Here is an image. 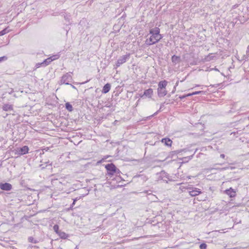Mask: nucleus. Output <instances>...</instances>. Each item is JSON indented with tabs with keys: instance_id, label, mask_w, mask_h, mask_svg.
Masks as SVG:
<instances>
[{
	"instance_id": "obj_1",
	"label": "nucleus",
	"mask_w": 249,
	"mask_h": 249,
	"mask_svg": "<svg viewBox=\"0 0 249 249\" xmlns=\"http://www.w3.org/2000/svg\"><path fill=\"white\" fill-rule=\"evenodd\" d=\"M160 29L159 27H155L151 29L149 31V34L151 35L150 36L151 38H152L154 42L152 43H157L162 38L163 36L160 34Z\"/></svg>"
},
{
	"instance_id": "obj_2",
	"label": "nucleus",
	"mask_w": 249,
	"mask_h": 249,
	"mask_svg": "<svg viewBox=\"0 0 249 249\" xmlns=\"http://www.w3.org/2000/svg\"><path fill=\"white\" fill-rule=\"evenodd\" d=\"M105 168L107 170V175H108L109 177H111L113 175H115V173L116 172L117 167L115 165L112 163H108L105 165Z\"/></svg>"
},
{
	"instance_id": "obj_3",
	"label": "nucleus",
	"mask_w": 249,
	"mask_h": 249,
	"mask_svg": "<svg viewBox=\"0 0 249 249\" xmlns=\"http://www.w3.org/2000/svg\"><path fill=\"white\" fill-rule=\"evenodd\" d=\"M72 73V72H69L64 74L61 77L60 84L70 85V82L72 80V76L71 75Z\"/></svg>"
},
{
	"instance_id": "obj_4",
	"label": "nucleus",
	"mask_w": 249,
	"mask_h": 249,
	"mask_svg": "<svg viewBox=\"0 0 249 249\" xmlns=\"http://www.w3.org/2000/svg\"><path fill=\"white\" fill-rule=\"evenodd\" d=\"M29 150V149L28 146L24 145L22 147L17 148L15 154L18 155H23L28 153Z\"/></svg>"
},
{
	"instance_id": "obj_5",
	"label": "nucleus",
	"mask_w": 249,
	"mask_h": 249,
	"mask_svg": "<svg viewBox=\"0 0 249 249\" xmlns=\"http://www.w3.org/2000/svg\"><path fill=\"white\" fill-rule=\"evenodd\" d=\"M130 53H127L124 55L121 56L117 60L116 63V67H120L122 64L125 63L127 59H128L130 57Z\"/></svg>"
},
{
	"instance_id": "obj_6",
	"label": "nucleus",
	"mask_w": 249,
	"mask_h": 249,
	"mask_svg": "<svg viewBox=\"0 0 249 249\" xmlns=\"http://www.w3.org/2000/svg\"><path fill=\"white\" fill-rule=\"evenodd\" d=\"M0 189L5 191H9L12 189V185L8 182H0Z\"/></svg>"
},
{
	"instance_id": "obj_7",
	"label": "nucleus",
	"mask_w": 249,
	"mask_h": 249,
	"mask_svg": "<svg viewBox=\"0 0 249 249\" xmlns=\"http://www.w3.org/2000/svg\"><path fill=\"white\" fill-rule=\"evenodd\" d=\"M189 194L192 196H195L201 193V191L198 188L192 187L188 188Z\"/></svg>"
},
{
	"instance_id": "obj_8",
	"label": "nucleus",
	"mask_w": 249,
	"mask_h": 249,
	"mask_svg": "<svg viewBox=\"0 0 249 249\" xmlns=\"http://www.w3.org/2000/svg\"><path fill=\"white\" fill-rule=\"evenodd\" d=\"M160 174V176L159 178L163 181H165L166 183H168V181L172 180V179L169 178L168 174H167L164 171H161Z\"/></svg>"
},
{
	"instance_id": "obj_9",
	"label": "nucleus",
	"mask_w": 249,
	"mask_h": 249,
	"mask_svg": "<svg viewBox=\"0 0 249 249\" xmlns=\"http://www.w3.org/2000/svg\"><path fill=\"white\" fill-rule=\"evenodd\" d=\"M153 89L151 88H149L147 89L144 90L143 93L142 94H140V96L141 98H143L144 96L151 98L152 95H153Z\"/></svg>"
},
{
	"instance_id": "obj_10",
	"label": "nucleus",
	"mask_w": 249,
	"mask_h": 249,
	"mask_svg": "<svg viewBox=\"0 0 249 249\" xmlns=\"http://www.w3.org/2000/svg\"><path fill=\"white\" fill-rule=\"evenodd\" d=\"M225 193L226 194L228 195L231 198L234 197L236 196V192L231 187L229 189H226L225 191Z\"/></svg>"
},
{
	"instance_id": "obj_11",
	"label": "nucleus",
	"mask_w": 249,
	"mask_h": 249,
	"mask_svg": "<svg viewBox=\"0 0 249 249\" xmlns=\"http://www.w3.org/2000/svg\"><path fill=\"white\" fill-rule=\"evenodd\" d=\"M158 96L159 97H162L167 94V91L166 89L158 88L157 89Z\"/></svg>"
},
{
	"instance_id": "obj_12",
	"label": "nucleus",
	"mask_w": 249,
	"mask_h": 249,
	"mask_svg": "<svg viewBox=\"0 0 249 249\" xmlns=\"http://www.w3.org/2000/svg\"><path fill=\"white\" fill-rule=\"evenodd\" d=\"M161 142L163 143L166 146H171L172 141L168 138H162L161 140Z\"/></svg>"
},
{
	"instance_id": "obj_13",
	"label": "nucleus",
	"mask_w": 249,
	"mask_h": 249,
	"mask_svg": "<svg viewBox=\"0 0 249 249\" xmlns=\"http://www.w3.org/2000/svg\"><path fill=\"white\" fill-rule=\"evenodd\" d=\"M111 88V85L107 83L105 84L102 89V92L103 93H107L110 90Z\"/></svg>"
},
{
	"instance_id": "obj_14",
	"label": "nucleus",
	"mask_w": 249,
	"mask_h": 249,
	"mask_svg": "<svg viewBox=\"0 0 249 249\" xmlns=\"http://www.w3.org/2000/svg\"><path fill=\"white\" fill-rule=\"evenodd\" d=\"M171 60L174 64H176L180 62V57L174 54L172 56Z\"/></svg>"
},
{
	"instance_id": "obj_15",
	"label": "nucleus",
	"mask_w": 249,
	"mask_h": 249,
	"mask_svg": "<svg viewBox=\"0 0 249 249\" xmlns=\"http://www.w3.org/2000/svg\"><path fill=\"white\" fill-rule=\"evenodd\" d=\"M167 83V81L165 80L160 81L158 83V88L166 89Z\"/></svg>"
},
{
	"instance_id": "obj_16",
	"label": "nucleus",
	"mask_w": 249,
	"mask_h": 249,
	"mask_svg": "<svg viewBox=\"0 0 249 249\" xmlns=\"http://www.w3.org/2000/svg\"><path fill=\"white\" fill-rule=\"evenodd\" d=\"M2 109L5 111H11L13 110V106L9 104H4L2 106Z\"/></svg>"
},
{
	"instance_id": "obj_17",
	"label": "nucleus",
	"mask_w": 249,
	"mask_h": 249,
	"mask_svg": "<svg viewBox=\"0 0 249 249\" xmlns=\"http://www.w3.org/2000/svg\"><path fill=\"white\" fill-rule=\"evenodd\" d=\"M58 235L59 236L60 238L62 239H67L69 236V234L62 231H60Z\"/></svg>"
},
{
	"instance_id": "obj_18",
	"label": "nucleus",
	"mask_w": 249,
	"mask_h": 249,
	"mask_svg": "<svg viewBox=\"0 0 249 249\" xmlns=\"http://www.w3.org/2000/svg\"><path fill=\"white\" fill-rule=\"evenodd\" d=\"M40 240L35 239L32 236H30L28 238V241L30 243H32L34 244L38 243L39 242Z\"/></svg>"
},
{
	"instance_id": "obj_19",
	"label": "nucleus",
	"mask_w": 249,
	"mask_h": 249,
	"mask_svg": "<svg viewBox=\"0 0 249 249\" xmlns=\"http://www.w3.org/2000/svg\"><path fill=\"white\" fill-rule=\"evenodd\" d=\"M65 108L70 112L72 111L73 109L72 105L69 102H67L65 104Z\"/></svg>"
},
{
	"instance_id": "obj_20",
	"label": "nucleus",
	"mask_w": 249,
	"mask_h": 249,
	"mask_svg": "<svg viewBox=\"0 0 249 249\" xmlns=\"http://www.w3.org/2000/svg\"><path fill=\"white\" fill-rule=\"evenodd\" d=\"M153 42H154L152 38H151L150 37L147 39L145 41V44L148 46H150L153 44H156V43H152Z\"/></svg>"
},
{
	"instance_id": "obj_21",
	"label": "nucleus",
	"mask_w": 249,
	"mask_h": 249,
	"mask_svg": "<svg viewBox=\"0 0 249 249\" xmlns=\"http://www.w3.org/2000/svg\"><path fill=\"white\" fill-rule=\"evenodd\" d=\"M51 62V61L49 57L47 58V59H45L43 61V67H46Z\"/></svg>"
},
{
	"instance_id": "obj_22",
	"label": "nucleus",
	"mask_w": 249,
	"mask_h": 249,
	"mask_svg": "<svg viewBox=\"0 0 249 249\" xmlns=\"http://www.w3.org/2000/svg\"><path fill=\"white\" fill-rule=\"evenodd\" d=\"M59 227L57 224H55L53 227V229L55 232L58 234L59 232L61 231L59 230Z\"/></svg>"
},
{
	"instance_id": "obj_23",
	"label": "nucleus",
	"mask_w": 249,
	"mask_h": 249,
	"mask_svg": "<svg viewBox=\"0 0 249 249\" xmlns=\"http://www.w3.org/2000/svg\"><path fill=\"white\" fill-rule=\"evenodd\" d=\"M59 57H60L59 54H54V55H52V56L49 57V58L52 62L53 60L58 59L59 58Z\"/></svg>"
},
{
	"instance_id": "obj_24",
	"label": "nucleus",
	"mask_w": 249,
	"mask_h": 249,
	"mask_svg": "<svg viewBox=\"0 0 249 249\" xmlns=\"http://www.w3.org/2000/svg\"><path fill=\"white\" fill-rule=\"evenodd\" d=\"M164 104H165V102L160 104V109L153 114V116L157 115L158 113V112L161 111L163 107H164Z\"/></svg>"
},
{
	"instance_id": "obj_25",
	"label": "nucleus",
	"mask_w": 249,
	"mask_h": 249,
	"mask_svg": "<svg viewBox=\"0 0 249 249\" xmlns=\"http://www.w3.org/2000/svg\"><path fill=\"white\" fill-rule=\"evenodd\" d=\"M197 150V149H196L195 151L194 152V154H193V155H191V156H190L186 157H184V158H183L182 159V160H183V159H185V160H186V159H187V160L186 161H188V160H191V159L193 158V156H194V154H195L196 153V152Z\"/></svg>"
},
{
	"instance_id": "obj_26",
	"label": "nucleus",
	"mask_w": 249,
	"mask_h": 249,
	"mask_svg": "<svg viewBox=\"0 0 249 249\" xmlns=\"http://www.w3.org/2000/svg\"><path fill=\"white\" fill-rule=\"evenodd\" d=\"M8 32H9V31L7 30V28H4V29H3L2 30L0 31V36L4 35L6 33H8Z\"/></svg>"
},
{
	"instance_id": "obj_27",
	"label": "nucleus",
	"mask_w": 249,
	"mask_h": 249,
	"mask_svg": "<svg viewBox=\"0 0 249 249\" xmlns=\"http://www.w3.org/2000/svg\"><path fill=\"white\" fill-rule=\"evenodd\" d=\"M207 245L205 243H202L199 245L200 249H206Z\"/></svg>"
},
{
	"instance_id": "obj_28",
	"label": "nucleus",
	"mask_w": 249,
	"mask_h": 249,
	"mask_svg": "<svg viewBox=\"0 0 249 249\" xmlns=\"http://www.w3.org/2000/svg\"><path fill=\"white\" fill-rule=\"evenodd\" d=\"M214 57V56L208 55L206 56V57L205 58V59L206 61H210L211 60H213Z\"/></svg>"
},
{
	"instance_id": "obj_29",
	"label": "nucleus",
	"mask_w": 249,
	"mask_h": 249,
	"mask_svg": "<svg viewBox=\"0 0 249 249\" xmlns=\"http://www.w3.org/2000/svg\"><path fill=\"white\" fill-rule=\"evenodd\" d=\"M185 151V149H180V150H175V151H172V153H175L176 154H178L180 153H181V152L182 151Z\"/></svg>"
},
{
	"instance_id": "obj_30",
	"label": "nucleus",
	"mask_w": 249,
	"mask_h": 249,
	"mask_svg": "<svg viewBox=\"0 0 249 249\" xmlns=\"http://www.w3.org/2000/svg\"><path fill=\"white\" fill-rule=\"evenodd\" d=\"M139 177H141L142 179L145 181L147 180L148 178L144 175H140L138 176Z\"/></svg>"
},
{
	"instance_id": "obj_31",
	"label": "nucleus",
	"mask_w": 249,
	"mask_h": 249,
	"mask_svg": "<svg viewBox=\"0 0 249 249\" xmlns=\"http://www.w3.org/2000/svg\"><path fill=\"white\" fill-rule=\"evenodd\" d=\"M117 171H116V172L115 173V175H116V176L117 177H119L122 180L123 179L121 177H120V173H121V171L117 168Z\"/></svg>"
},
{
	"instance_id": "obj_32",
	"label": "nucleus",
	"mask_w": 249,
	"mask_h": 249,
	"mask_svg": "<svg viewBox=\"0 0 249 249\" xmlns=\"http://www.w3.org/2000/svg\"><path fill=\"white\" fill-rule=\"evenodd\" d=\"M43 62H42L41 63H37L36 64V66H35V67H36V69L37 68H38L39 67H40L41 66H43Z\"/></svg>"
},
{
	"instance_id": "obj_33",
	"label": "nucleus",
	"mask_w": 249,
	"mask_h": 249,
	"mask_svg": "<svg viewBox=\"0 0 249 249\" xmlns=\"http://www.w3.org/2000/svg\"><path fill=\"white\" fill-rule=\"evenodd\" d=\"M7 59V57L6 56H3L1 57H0V63L2 61L6 60Z\"/></svg>"
},
{
	"instance_id": "obj_34",
	"label": "nucleus",
	"mask_w": 249,
	"mask_h": 249,
	"mask_svg": "<svg viewBox=\"0 0 249 249\" xmlns=\"http://www.w3.org/2000/svg\"><path fill=\"white\" fill-rule=\"evenodd\" d=\"M194 95H196V94H199L202 93H204L205 92L204 91L201 90V91H196L193 92Z\"/></svg>"
},
{
	"instance_id": "obj_35",
	"label": "nucleus",
	"mask_w": 249,
	"mask_h": 249,
	"mask_svg": "<svg viewBox=\"0 0 249 249\" xmlns=\"http://www.w3.org/2000/svg\"><path fill=\"white\" fill-rule=\"evenodd\" d=\"M78 199H79V198H78V197H76V198H75L73 199V202H72V203L71 204V207H73V205L75 204L76 201L77 200H78Z\"/></svg>"
},
{
	"instance_id": "obj_36",
	"label": "nucleus",
	"mask_w": 249,
	"mask_h": 249,
	"mask_svg": "<svg viewBox=\"0 0 249 249\" xmlns=\"http://www.w3.org/2000/svg\"><path fill=\"white\" fill-rule=\"evenodd\" d=\"M107 159V158H103V159H102V160H100L98 161H97V164H98L101 163H102L103 161H104V160H105V159Z\"/></svg>"
},
{
	"instance_id": "obj_37",
	"label": "nucleus",
	"mask_w": 249,
	"mask_h": 249,
	"mask_svg": "<svg viewBox=\"0 0 249 249\" xmlns=\"http://www.w3.org/2000/svg\"><path fill=\"white\" fill-rule=\"evenodd\" d=\"M186 97V94L185 95H181V96H179V98L181 99V100H182L184 98H185Z\"/></svg>"
},
{
	"instance_id": "obj_38",
	"label": "nucleus",
	"mask_w": 249,
	"mask_h": 249,
	"mask_svg": "<svg viewBox=\"0 0 249 249\" xmlns=\"http://www.w3.org/2000/svg\"><path fill=\"white\" fill-rule=\"evenodd\" d=\"M119 93L116 92L115 93V92H113V94H112V98H113L114 96H118Z\"/></svg>"
},
{
	"instance_id": "obj_39",
	"label": "nucleus",
	"mask_w": 249,
	"mask_h": 249,
	"mask_svg": "<svg viewBox=\"0 0 249 249\" xmlns=\"http://www.w3.org/2000/svg\"><path fill=\"white\" fill-rule=\"evenodd\" d=\"M186 97H188V96H192V95H194V93H193V92H192V93H188V94H186Z\"/></svg>"
},
{
	"instance_id": "obj_40",
	"label": "nucleus",
	"mask_w": 249,
	"mask_h": 249,
	"mask_svg": "<svg viewBox=\"0 0 249 249\" xmlns=\"http://www.w3.org/2000/svg\"><path fill=\"white\" fill-rule=\"evenodd\" d=\"M175 155H176V154L175 153H172V151H171L170 153V156L171 158H173V157Z\"/></svg>"
},
{
	"instance_id": "obj_41",
	"label": "nucleus",
	"mask_w": 249,
	"mask_h": 249,
	"mask_svg": "<svg viewBox=\"0 0 249 249\" xmlns=\"http://www.w3.org/2000/svg\"><path fill=\"white\" fill-rule=\"evenodd\" d=\"M69 17H70V16H69V17H68V16H65V17H64V18H65V19L66 20H68V21H69V20H70Z\"/></svg>"
},
{
	"instance_id": "obj_42",
	"label": "nucleus",
	"mask_w": 249,
	"mask_h": 249,
	"mask_svg": "<svg viewBox=\"0 0 249 249\" xmlns=\"http://www.w3.org/2000/svg\"><path fill=\"white\" fill-rule=\"evenodd\" d=\"M39 167L41 168V169L42 170V169H45V166H44L43 165V164H40V165H39Z\"/></svg>"
},
{
	"instance_id": "obj_43",
	"label": "nucleus",
	"mask_w": 249,
	"mask_h": 249,
	"mask_svg": "<svg viewBox=\"0 0 249 249\" xmlns=\"http://www.w3.org/2000/svg\"><path fill=\"white\" fill-rule=\"evenodd\" d=\"M176 90V87H174L173 90H172V91L171 92V93L173 94L175 92Z\"/></svg>"
},
{
	"instance_id": "obj_44",
	"label": "nucleus",
	"mask_w": 249,
	"mask_h": 249,
	"mask_svg": "<svg viewBox=\"0 0 249 249\" xmlns=\"http://www.w3.org/2000/svg\"><path fill=\"white\" fill-rule=\"evenodd\" d=\"M49 149V147H46L45 148H44L43 149V151H48V150Z\"/></svg>"
},
{
	"instance_id": "obj_45",
	"label": "nucleus",
	"mask_w": 249,
	"mask_h": 249,
	"mask_svg": "<svg viewBox=\"0 0 249 249\" xmlns=\"http://www.w3.org/2000/svg\"><path fill=\"white\" fill-rule=\"evenodd\" d=\"M225 157V156L224 154H222L220 155V157H221L222 158H224Z\"/></svg>"
},
{
	"instance_id": "obj_46",
	"label": "nucleus",
	"mask_w": 249,
	"mask_h": 249,
	"mask_svg": "<svg viewBox=\"0 0 249 249\" xmlns=\"http://www.w3.org/2000/svg\"><path fill=\"white\" fill-rule=\"evenodd\" d=\"M246 54L247 56H248L249 57V52H248V49L247 50V51H246Z\"/></svg>"
},
{
	"instance_id": "obj_47",
	"label": "nucleus",
	"mask_w": 249,
	"mask_h": 249,
	"mask_svg": "<svg viewBox=\"0 0 249 249\" xmlns=\"http://www.w3.org/2000/svg\"><path fill=\"white\" fill-rule=\"evenodd\" d=\"M178 81H177V82H176V85H175V86H174V87H176H176H177V86H178Z\"/></svg>"
},
{
	"instance_id": "obj_48",
	"label": "nucleus",
	"mask_w": 249,
	"mask_h": 249,
	"mask_svg": "<svg viewBox=\"0 0 249 249\" xmlns=\"http://www.w3.org/2000/svg\"><path fill=\"white\" fill-rule=\"evenodd\" d=\"M70 85L71 86V87L73 88V89H76V88L74 86L70 84Z\"/></svg>"
},
{
	"instance_id": "obj_49",
	"label": "nucleus",
	"mask_w": 249,
	"mask_h": 249,
	"mask_svg": "<svg viewBox=\"0 0 249 249\" xmlns=\"http://www.w3.org/2000/svg\"><path fill=\"white\" fill-rule=\"evenodd\" d=\"M229 168H230V167H224V168H222V170H226V169H228Z\"/></svg>"
},
{
	"instance_id": "obj_50",
	"label": "nucleus",
	"mask_w": 249,
	"mask_h": 249,
	"mask_svg": "<svg viewBox=\"0 0 249 249\" xmlns=\"http://www.w3.org/2000/svg\"><path fill=\"white\" fill-rule=\"evenodd\" d=\"M165 160V159L164 160H157V161H158V162H161V161H164Z\"/></svg>"
},
{
	"instance_id": "obj_51",
	"label": "nucleus",
	"mask_w": 249,
	"mask_h": 249,
	"mask_svg": "<svg viewBox=\"0 0 249 249\" xmlns=\"http://www.w3.org/2000/svg\"><path fill=\"white\" fill-rule=\"evenodd\" d=\"M171 94L172 93H169L168 94H167V97H170L171 96Z\"/></svg>"
},
{
	"instance_id": "obj_52",
	"label": "nucleus",
	"mask_w": 249,
	"mask_h": 249,
	"mask_svg": "<svg viewBox=\"0 0 249 249\" xmlns=\"http://www.w3.org/2000/svg\"><path fill=\"white\" fill-rule=\"evenodd\" d=\"M186 77L185 78H184L183 79H182V80H181L180 82H183L186 79Z\"/></svg>"
},
{
	"instance_id": "obj_53",
	"label": "nucleus",
	"mask_w": 249,
	"mask_h": 249,
	"mask_svg": "<svg viewBox=\"0 0 249 249\" xmlns=\"http://www.w3.org/2000/svg\"><path fill=\"white\" fill-rule=\"evenodd\" d=\"M33 247L35 248H39V247L38 246H34Z\"/></svg>"
},
{
	"instance_id": "obj_54",
	"label": "nucleus",
	"mask_w": 249,
	"mask_h": 249,
	"mask_svg": "<svg viewBox=\"0 0 249 249\" xmlns=\"http://www.w3.org/2000/svg\"><path fill=\"white\" fill-rule=\"evenodd\" d=\"M234 111H232V110H230V111L229 112V113H230V112H233Z\"/></svg>"
},
{
	"instance_id": "obj_55",
	"label": "nucleus",
	"mask_w": 249,
	"mask_h": 249,
	"mask_svg": "<svg viewBox=\"0 0 249 249\" xmlns=\"http://www.w3.org/2000/svg\"><path fill=\"white\" fill-rule=\"evenodd\" d=\"M214 70L215 71H218V69H216V68H215L214 69Z\"/></svg>"
},
{
	"instance_id": "obj_56",
	"label": "nucleus",
	"mask_w": 249,
	"mask_h": 249,
	"mask_svg": "<svg viewBox=\"0 0 249 249\" xmlns=\"http://www.w3.org/2000/svg\"><path fill=\"white\" fill-rule=\"evenodd\" d=\"M249 45L248 46V52H249Z\"/></svg>"
},
{
	"instance_id": "obj_57",
	"label": "nucleus",
	"mask_w": 249,
	"mask_h": 249,
	"mask_svg": "<svg viewBox=\"0 0 249 249\" xmlns=\"http://www.w3.org/2000/svg\"><path fill=\"white\" fill-rule=\"evenodd\" d=\"M53 240H51V244H53Z\"/></svg>"
},
{
	"instance_id": "obj_58",
	"label": "nucleus",
	"mask_w": 249,
	"mask_h": 249,
	"mask_svg": "<svg viewBox=\"0 0 249 249\" xmlns=\"http://www.w3.org/2000/svg\"><path fill=\"white\" fill-rule=\"evenodd\" d=\"M88 81H86L85 82H83V83H82V84H84V83H87V82H88Z\"/></svg>"
},
{
	"instance_id": "obj_59",
	"label": "nucleus",
	"mask_w": 249,
	"mask_h": 249,
	"mask_svg": "<svg viewBox=\"0 0 249 249\" xmlns=\"http://www.w3.org/2000/svg\"><path fill=\"white\" fill-rule=\"evenodd\" d=\"M234 134V135H235V132H232V133H231V134Z\"/></svg>"
},
{
	"instance_id": "obj_60",
	"label": "nucleus",
	"mask_w": 249,
	"mask_h": 249,
	"mask_svg": "<svg viewBox=\"0 0 249 249\" xmlns=\"http://www.w3.org/2000/svg\"><path fill=\"white\" fill-rule=\"evenodd\" d=\"M66 31H67V33L66 34H67L68 33V31L67 30H66Z\"/></svg>"
},
{
	"instance_id": "obj_61",
	"label": "nucleus",
	"mask_w": 249,
	"mask_h": 249,
	"mask_svg": "<svg viewBox=\"0 0 249 249\" xmlns=\"http://www.w3.org/2000/svg\"><path fill=\"white\" fill-rule=\"evenodd\" d=\"M60 249H62L61 248Z\"/></svg>"
}]
</instances>
